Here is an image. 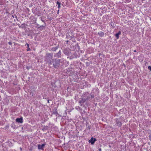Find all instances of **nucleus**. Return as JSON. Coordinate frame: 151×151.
<instances>
[{
	"label": "nucleus",
	"mask_w": 151,
	"mask_h": 151,
	"mask_svg": "<svg viewBox=\"0 0 151 151\" xmlns=\"http://www.w3.org/2000/svg\"><path fill=\"white\" fill-rule=\"evenodd\" d=\"M110 23L112 28H115L116 27V26L115 23L113 22H111Z\"/></svg>",
	"instance_id": "nucleus-14"
},
{
	"label": "nucleus",
	"mask_w": 151,
	"mask_h": 151,
	"mask_svg": "<svg viewBox=\"0 0 151 151\" xmlns=\"http://www.w3.org/2000/svg\"><path fill=\"white\" fill-rule=\"evenodd\" d=\"M8 43H9V45H12V43L11 42H8Z\"/></svg>",
	"instance_id": "nucleus-26"
},
{
	"label": "nucleus",
	"mask_w": 151,
	"mask_h": 151,
	"mask_svg": "<svg viewBox=\"0 0 151 151\" xmlns=\"http://www.w3.org/2000/svg\"><path fill=\"white\" fill-rule=\"evenodd\" d=\"M15 16V15H12L11 16V17H12L11 18H12V17L13 18H14Z\"/></svg>",
	"instance_id": "nucleus-25"
},
{
	"label": "nucleus",
	"mask_w": 151,
	"mask_h": 151,
	"mask_svg": "<svg viewBox=\"0 0 151 151\" xmlns=\"http://www.w3.org/2000/svg\"><path fill=\"white\" fill-rule=\"evenodd\" d=\"M27 11L28 12H29V9L27 8Z\"/></svg>",
	"instance_id": "nucleus-27"
},
{
	"label": "nucleus",
	"mask_w": 151,
	"mask_h": 151,
	"mask_svg": "<svg viewBox=\"0 0 151 151\" xmlns=\"http://www.w3.org/2000/svg\"><path fill=\"white\" fill-rule=\"evenodd\" d=\"M96 140V138L91 137V139L89 141V142L91 143L92 145H93Z\"/></svg>",
	"instance_id": "nucleus-6"
},
{
	"label": "nucleus",
	"mask_w": 151,
	"mask_h": 151,
	"mask_svg": "<svg viewBox=\"0 0 151 151\" xmlns=\"http://www.w3.org/2000/svg\"><path fill=\"white\" fill-rule=\"evenodd\" d=\"M60 60L59 59H53L52 62V67H53L55 68L58 69L60 65Z\"/></svg>",
	"instance_id": "nucleus-2"
},
{
	"label": "nucleus",
	"mask_w": 151,
	"mask_h": 151,
	"mask_svg": "<svg viewBox=\"0 0 151 151\" xmlns=\"http://www.w3.org/2000/svg\"><path fill=\"white\" fill-rule=\"evenodd\" d=\"M68 40H67L66 41V43L67 44L68 43Z\"/></svg>",
	"instance_id": "nucleus-33"
},
{
	"label": "nucleus",
	"mask_w": 151,
	"mask_h": 151,
	"mask_svg": "<svg viewBox=\"0 0 151 151\" xmlns=\"http://www.w3.org/2000/svg\"><path fill=\"white\" fill-rule=\"evenodd\" d=\"M52 114L56 115L58 114V113L57 111L56 108H55V109L53 110Z\"/></svg>",
	"instance_id": "nucleus-13"
},
{
	"label": "nucleus",
	"mask_w": 151,
	"mask_h": 151,
	"mask_svg": "<svg viewBox=\"0 0 151 151\" xmlns=\"http://www.w3.org/2000/svg\"><path fill=\"white\" fill-rule=\"evenodd\" d=\"M57 47H56V49H57Z\"/></svg>",
	"instance_id": "nucleus-36"
},
{
	"label": "nucleus",
	"mask_w": 151,
	"mask_h": 151,
	"mask_svg": "<svg viewBox=\"0 0 151 151\" xmlns=\"http://www.w3.org/2000/svg\"><path fill=\"white\" fill-rule=\"evenodd\" d=\"M108 19L109 20H110V19H111V17L108 16Z\"/></svg>",
	"instance_id": "nucleus-22"
},
{
	"label": "nucleus",
	"mask_w": 151,
	"mask_h": 151,
	"mask_svg": "<svg viewBox=\"0 0 151 151\" xmlns=\"http://www.w3.org/2000/svg\"><path fill=\"white\" fill-rule=\"evenodd\" d=\"M86 101H87L83 97L79 101V103L80 104L81 106H82L83 103H85Z\"/></svg>",
	"instance_id": "nucleus-5"
},
{
	"label": "nucleus",
	"mask_w": 151,
	"mask_h": 151,
	"mask_svg": "<svg viewBox=\"0 0 151 151\" xmlns=\"http://www.w3.org/2000/svg\"><path fill=\"white\" fill-rule=\"evenodd\" d=\"M16 121L17 122L22 123L23 122V119L22 117H21L19 118H18L16 119Z\"/></svg>",
	"instance_id": "nucleus-7"
},
{
	"label": "nucleus",
	"mask_w": 151,
	"mask_h": 151,
	"mask_svg": "<svg viewBox=\"0 0 151 151\" xmlns=\"http://www.w3.org/2000/svg\"><path fill=\"white\" fill-rule=\"evenodd\" d=\"M45 144H43L42 145H40V144H39L38 145V148L39 149H41L42 150L43 149V148L45 146Z\"/></svg>",
	"instance_id": "nucleus-11"
},
{
	"label": "nucleus",
	"mask_w": 151,
	"mask_h": 151,
	"mask_svg": "<svg viewBox=\"0 0 151 151\" xmlns=\"http://www.w3.org/2000/svg\"><path fill=\"white\" fill-rule=\"evenodd\" d=\"M48 19L50 21H51L52 19L53 18L52 17H48Z\"/></svg>",
	"instance_id": "nucleus-20"
},
{
	"label": "nucleus",
	"mask_w": 151,
	"mask_h": 151,
	"mask_svg": "<svg viewBox=\"0 0 151 151\" xmlns=\"http://www.w3.org/2000/svg\"><path fill=\"white\" fill-rule=\"evenodd\" d=\"M150 20H151V18H150Z\"/></svg>",
	"instance_id": "nucleus-35"
},
{
	"label": "nucleus",
	"mask_w": 151,
	"mask_h": 151,
	"mask_svg": "<svg viewBox=\"0 0 151 151\" xmlns=\"http://www.w3.org/2000/svg\"><path fill=\"white\" fill-rule=\"evenodd\" d=\"M98 34L101 37H102L104 35V33L102 32H100L98 33Z\"/></svg>",
	"instance_id": "nucleus-17"
},
{
	"label": "nucleus",
	"mask_w": 151,
	"mask_h": 151,
	"mask_svg": "<svg viewBox=\"0 0 151 151\" xmlns=\"http://www.w3.org/2000/svg\"><path fill=\"white\" fill-rule=\"evenodd\" d=\"M41 20L43 22L45 23V18L43 17H40Z\"/></svg>",
	"instance_id": "nucleus-19"
},
{
	"label": "nucleus",
	"mask_w": 151,
	"mask_h": 151,
	"mask_svg": "<svg viewBox=\"0 0 151 151\" xmlns=\"http://www.w3.org/2000/svg\"><path fill=\"white\" fill-rule=\"evenodd\" d=\"M26 68L28 70L30 68V67H29L28 66H26Z\"/></svg>",
	"instance_id": "nucleus-24"
},
{
	"label": "nucleus",
	"mask_w": 151,
	"mask_h": 151,
	"mask_svg": "<svg viewBox=\"0 0 151 151\" xmlns=\"http://www.w3.org/2000/svg\"><path fill=\"white\" fill-rule=\"evenodd\" d=\"M61 55V52L60 50L55 55V56L58 58L60 57Z\"/></svg>",
	"instance_id": "nucleus-9"
},
{
	"label": "nucleus",
	"mask_w": 151,
	"mask_h": 151,
	"mask_svg": "<svg viewBox=\"0 0 151 151\" xmlns=\"http://www.w3.org/2000/svg\"><path fill=\"white\" fill-rule=\"evenodd\" d=\"M47 102H48V103H49V100H47Z\"/></svg>",
	"instance_id": "nucleus-31"
},
{
	"label": "nucleus",
	"mask_w": 151,
	"mask_h": 151,
	"mask_svg": "<svg viewBox=\"0 0 151 151\" xmlns=\"http://www.w3.org/2000/svg\"><path fill=\"white\" fill-rule=\"evenodd\" d=\"M35 14L38 16H40L41 14V13L40 11L38 9H37L35 11Z\"/></svg>",
	"instance_id": "nucleus-10"
},
{
	"label": "nucleus",
	"mask_w": 151,
	"mask_h": 151,
	"mask_svg": "<svg viewBox=\"0 0 151 151\" xmlns=\"http://www.w3.org/2000/svg\"><path fill=\"white\" fill-rule=\"evenodd\" d=\"M87 128L89 129H90L91 128V126L88 125L87 127Z\"/></svg>",
	"instance_id": "nucleus-23"
},
{
	"label": "nucleus",
	"mask_w": 151,
	"mask_h": 151,
	"mask_svg": "<svg viewBox=\"0 0 151 151\" xmlns=\"http://www.w3.org/2000/svg\"><path fill=\"white\" fill-rule=\"evenodd\" d=\"M20 149L21 150H22V148L21 147H20Z\"/></svg>",
	"instance_id": "nucleus-34"
},
{
	"label": "nucleus",
	"mask_w": 151,
	"mask_h": 151,
	"mask_svg": "<svg viewBox=\"0 0 151 151\" xmlns=\"http://www.w3.org/2000/svg\"><path fill=\"white\" fill-rule=\"evenodd\" d=\"M99 151H101V148H100L99 149Z\"/></svg>",
	"instance_id": "nucleus-29"
},
{
	"label": "nucleus",
	"mask_w": 151,
	"mask_h": 151,
	"mask_svg": "<svg viewBox=\"0 0 151 151\" xmlns=\"http://www.w3.org/2000/svg\"><path fill=\"white\" fill-rule=\"evenodd\" d=\"M56 4L58 5V8L59 9L60 7L61 3L58 1L56 2Z\"/></svg>",
	"instance_id": "nucleus-15"
},
{
	"label": "nucleus",
	"mask_w": 151,
	"mask_h": 151,
	"mask_svg": "<svg viewBox=\"0 0 151 151\" xmlns=\"http://www.w3.org/2000/svg\"><path fill=\"white\" fill-rule=\"evenodd\" d=\"M94 96L93 94H90L88 92L84 93L82 96V97H83L87 101H89L90 99L94 98Z\"/></svg>",
	"instance_id": "nucleus-3"
},
{
	"label": "nucleus",
	"mask_w": 151,
	"mask_h": 151,
	"mask_svg": "<svg viewBox=\"0 0 151 151\" xmlns=\"http://www.w3.org/2000/svg\"><path fill=\"white\" fill-rule=\"evenodd\" d=\"M26 45H27V51H29L30 50V48H29V45L28 44L26 43V44L25 45V46Z\"/></svg>",
	"instance_id": "nucleus-18"
},
{
	"label": "nucleus",
	"mask_w": 151,
	"mask_h": 151,
	"mask_svg": "<svg viewBox=\"0 0 151 151\" xmlns=\"http://www.w3.org/2000/svg\"><path fill=\"white\" fill-rule=\"evenodd\" d=\"M27 26V25L25 23H23L21 25V26H19V27H22V28H23L24 27L25 28L26 27V26Z\"/></svg>",
	"instance_id": "nucleus-16"
},
{
	"label": "nucleus",
	"mask_w": 151,
	"mask_h": 151,
	"mask_svg": "<svg viewBox=\"0 0 151 151\" xmlns=\"http://www.w3.org/2000/svg\"><path fill=\"white\" fill-rule=\"evenodd\" d=\"M63 53L65 55H70L71 52L70 50L68 48H66L63 51Z\"/></svg>",
	"instance_id": "nucleus-4"
},
{
	"label": "nucleus",
	"mask_w": 151,
	"mask_h": 151,
	"mask_svg": "<svg viewBox=\"0 0 151 151\" xmlns=\"http://www.w3.org/2000/svg\"><path fill=\"white\" fill-rule=\"evenodd\" d=\"M59 10H58L57 12V13L58 14L59 13Z\"/></svg>",
	"instance_id": "nucleus-30"
},
{
	"label": "nucleus",
	"mask_w": 151,
	"mask_h": 151,
	"mask_svg": "<svg viewBox=\"0 0 151 151\" xmlns=\"http://www.w3.org/2000/svg\"><path fill=\"white\" fill-rule=\"evenodd\" d=\"M52 54L51 53H48L45 57V61L47 63L51 68H52V62L53 60L52 59Z\"/></svg>",
	"instance_id": "nucleus-1"
},
{
	"label": "nucleus",
	"mask_w": 151,
	"mask_h": 151,
	"mask_svg": "<svg viewBox=\"0 0 151 151\" xmlns=\"http://www.w3.org/2000/svg\"><path fill=\"white\" fill-rule=\"evenodd\" d=\"M16 19L18 20V19H17V16H16V15H15V16Z\"/></svg>",
	"instance_id": "nucleus-28"
},
{
	"label": "nucleus",
	"mask_w": 151,
	"mask_h": 151,
	"mask_svg": "<svg viewBox=\"0 0 151 151\" xmlns=\"http://www.w3.org/2000/svg\"><path fill=\"white\" fill-rule=\"evenodd\" d=\"M148 69L150 70V71H151V66H149L148 67Z\"/></svg>",
	"instance_id": "nucleus-21"
},
{
	"label": "nucleus",
	"mask_w": 151,
	"mask_h": 151,
	"mask_svg": "<svg viewBox=\"0 0 151 151\" xmlns=\"http://www.w3.org/2000/svg\"><path fill=\"white\" fill-rule=\"evenodd\" d=\"M134 52H137V51L136 50H134Z\"/></svg>",
	"instance_id": "nucleus-32"
},
{
	"label": "nucleus",
	"mask_w": 151,
	"mask_h": 151,
	"mask_svg": "<svg viewBox=\"0 0 151 151\" xmlns=\"http://www.w3.org/2000/svg\"><path fill=\"white\" fill-rule=\"evenodd\" d=\"M121 32L120 31H119V32H118L115 35V36L116 37L117 39H119V36L121 34Z\"/></svg>",
	"instance_id": "nucleus-12"
},
{
	"label": "nucleus",
	"mask_w": 151,
	"mask_h": 151,
	"mask_svg": "<svg viewBox=\"0 0 151 151\" xmlns=\"http://www.w3.org/2000/svg\"><path fill=\"white\" fill-rule=\"evenodd\" d=\"M116 122L118 126L119 127L121 126L122 125V123H121V122H120L118 119H116Z\"/></svg>",
	"instance_id": "nucleus-8"
}]
</instances>
